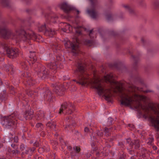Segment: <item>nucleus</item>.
I'll return each instance as SVG.
<instances>
[{
	"instance_id": "obj_1",
	"label": "nucleus",
	"mask_w": 159,
	"mask_h": 159,
	"mask_svg": "<svg viewBox=\"0 0 159 159\" xmlns=\"http://www.w3.org/2000/svg\"><path fill=\"white\" fill-rule=\"evenodd\" d=\"M113 78L112 73L107 74L104 77V80L106 82H108L113 84L112 88L115 93H118L121 98V104L128 106L132 105L135 108L140 110L147 111L148 110L147 107L143 105L140 102L141 100L145 99V97L134 93L136 88L133 85L130 86L128 89L124 88L122 84L113 80Z\"/></svg>"
},
{
	"instance_id": "obj_2",
	"label": "nucleus",
	"mask_w": 159,
	"mask_h": 159,
	"mask_svg": "<svg viewBox=\"0 0 159 159\" xmlns=\"http://www.w3.org/2000/svg\"><path fill=\"white\" fill-rule=\"evenodd\" d=\"M85 65L82 63H79L78 64L77 69L75 71L78 75V80L76 79L73 80V81L76 82V83L82 85H84L87 83L90 84L92 88L96 89L98 94L101 95L103 94V96L106 100L109 102H111V100L112 94L110 89H105L102 87L101 80L98 78L92 79L86 71Z\"/></svg>"
},
{
	"instance_id": "obj_3",
	"label": "nucleus",
	"mask_w": 159,
	"mask_h": 159,
	"mask_svg": "<svg viewBox=\"0 0 159 159\" xmlns=\"http://www.w3.org/2000/svg\"><path fill=\"white\" fill-rule=\"evenodd\" d=\"M0 36L4 39H11L16 42L21 40L26 41L30 39L38 41L37 39L41 38L39 35H36L32 31H26L22 29H18L13 33L4 24L0 25Z\"/></svg>"
},
{
	"instance_id": "obj_4",
	"label": "nucleus",
	"mask_w": 159,
	"mask_h": 159,
	"mask_svg": "<svg viewBox=\"0 0 159 159\" xmlns=\"http://www.w3.org/2000/svg\"><path fill=\"white\" fill-rule=\"evenodd\" d=\"M0 52L5 54L7 56L11 59H14L19 55V50L17 48H9L7 44L5 42L1 43Z\"/></svg>"
},
{
	"instance_id": "obj_5",
	"label": "nucleus",
	"mask_w": 159,
	"mask_h": 159,
	"mask_svg": "<svg viewBox=\"0 0 159 159\" xmlns=\"http://www.w3.org/2000/svg\"><path fill=\"white\" fill-rule=\"evenodd\" d=\"M18 119H21L19 117V114L17 111H14L11 115L3 117L2 124L6 128H9L16 123Z\"/></svg>"
},
{
	"instance_id": "obj_6",
	"label": "nucleus",
	"mask_w": 159,
	"mask_h": 159,
	"mask_svg": "<svg viewBox=\"0 0 159 159\" xmlns=\"http://www.w3.org/2000/svg\"><path fill=\"white\" fill-rule=\"evenodd\" d=\"M91 2V7L87 10V12L90 16L93 19H96L98 16L96 10L99 7L98 0H89Z\"/></svg>"
},
{
	"instance_id": "obj_7",
	"label": "nucleus",
	"mask_w": 159,
	"mask_h": 159,
	"mask_svg": "<svg viewBox=\"0 0 159 159\" xmlns=\"http://www.w3.org/2000/svg\"><path fill=\"white\" fill-rule=\"evenodd\" d=\"M74 110V106L72 103L66 102L61 105L59 113L71 114Z\"/></svg>"
},
{
	"instance_id": "obj_8",
	"label": "nucleus",
	"mask_w": 159,
	"mask_h": 159,
	"mask_svg": "<svg viewBox=\"0 0 159 159\" xmlns=\"http://www.w3.org/2000/svg\"><path fill=\"white\" fill-rule=\"evenodd\" d=\"M65 46L67 48L72 49V52L75 54L78 53L79 51V42L77 38L75 39L74 43L67 41L65 44Z\"/></svg>"
},
{
	"instance_id": "obj_9",
	"label": "nucleus",
	"mask_w": 159,
	"mask_h": 159,
	"mask_svg": "<svg viewBox=\"0 0 159 159\" xmlns=\"http://www.w3.org/2000/svg\"><path fill=\"white\" fill-rule=\"evenodd\" d=\"M29 58V61H27L26 62H22L20 63L21 66L22 68L25 70H27L28 69L27 63H28L30 65L31 64H33L36 61V57L35 56V53L34 52H30Z\"/></svg>"
},
{
	"instance_id": "obj_10",
	"label": "nucleus",
	"mask_w": 159,
	"mask_h": 159,
	"mask_svg": "<svg viewBox=\"0 0 159 159\" xmlns=\"http://www.w3.org/2000/svg\"><path fill=\"white\" fill-rule=\"evenodd\" d=\"M36 71L38 72L41 76H46L49 74V72L48 70L45 67L41 64H39L38 68L36 69Z\"/></svg>"
},
{
	"instance_id": "obj_11",
	"label": "nucleus",
	"mask_w": 159,
	"mask_h": 159,
	"mask_svg": "<svg viewBox=\"0 0 159 159\" xmlns=\"http://www.w3.org/2000/svg\"><path fill=\"white\" fill-rule=\"evenodd\" d=\"M59 7L61 9L66 13H68L70 11L75 9L74 8L66 2L61 3L59 5Z\"/></svg>"
},
{
	"instance_id": "obj_12",
	"label": "nucleus",
	"mask_w": 159,
	"mask_h": 159,
	"mask_svg": "<svg viewBox=\"0 0 159 159\" xmlns=\"http://www.w3.org/2000/svg\"><path fill=\"white\" fill-rule=\"evenodd\" d=\"M44 90L45 91L43 94L44 98L47 99L49 102L53 101L52 94L50 91L47 88H44Z\"/></svg>"
},
{
	"instance_id": "obj_13",
	"label": "nucleus",
	"mask_w": 159,
	"mask_h": 159,
	"mask_svg": "<svg viewBox=\"0 0 159 159\" xmlns=\"http://www.w3.org/2000/svg\"><path fill=\"white\" fill-rule=\"evenodd\" d=\"M53 90L58 95L62 96L64 94V89L61 85L55 86Z\"/></svg>"
},
{
	"instance_id": "obj_14",
	"label": "nucleus",
	"mask_w": 159,
	"mask_h": 159,
	"mask_svg": "<svg viewBox=\"0 0 159 159\" xmlns=\"http://www.w3.org/2000/svg\"><path fill=\"white\" fill-rule=\"evenodd\" d=\"M151 122L152 126L154 127L156 131H159V119L152 117L151 118Z\"/></svg>"
},
{
	"instance_id": "obj_15",
	"label": "nucleus",
	"mask_w": 159,
	"mask_h": 159,
	"mask_svg": "<svg viewBox=\"0 0 159 159\" xmlns=\"http://www.w3.org/2000/svg\"><path fill=\"white\" fill-rule=\"evenodd\" d=\"M63 27L61 28V30L64 32L69 33L71 32L72 28L69 24L66 23H63Z\"/></svg>"
},
{
	"instance_id": "obj_16",
	"label": "nucleus",
	"mask_w": 159,
	"mask_h": 159,
	"mask_svg": "<svg viewBox=\"0 0 159 159\" xmlns=\"http://www.w3.org/2000/svg\"><path fill=\"white\" fill-rule=\"evenodd\" d=\"M33 112L32 111L26 110L24 115L26 120L31 119L33 116Z\"/></svg>"
},
{
	"instance_id": "obj_17",
	"label": "nucleus",
	"mask_w": 159,
	"mask_h": 159,
	"mask_svg": "<svg viewBox=\"0 0 159 159\" xmlns=\"http://www.w3.org/2000/svg\"><path fill=\"white\" fill-rule=\"evenodd\" d=\"M56 34L55 31L50 28L47 29L46 30L44 34L50 37H52Z\"/></svg>"
},
{
	"instance_id": "obj_18",
	"label": "nucleus",
	"mask_w": 159,
	"mask_h": 159,
	"mask_svg": "<svg viewBox=\"0 0 159 159\" xmlns=\"http://www.w3.org/2000/svg\"><path fill=\"white\" fill-rule=\"evenodd\" d=\"M4 70L6 72L10 71L11 74H13L14 72L13 66L11 64H8L5 65L4 67Z\"/></svg>"
},
{
	"instance_id": "obj_19",
	"label": "nucleus",
	"mask_w": 159,
	"mask_h": 159,
	"mask_svg": "<svg viewBox=\"0 0 159 159\" xmlns=\"http://www.w3.org/2000/svg\"><path fill=\"white\" fill-rule=\"evenodd\" d=\"M135 145V149H138L140 147V144L139 140H134L133 142H131L130 143V147H132L133 145Z\"/></svg>"
},
{
	"instance_id": "obj_20",
	"label": "nucleus",
	"mask_w": 159,
	"mask_h": 159,
	"mask_svg": "<svg viewBox=\"0 0 159 159\" xmlns=\"http://www.w3.org/2000/svg\"><path fill=\"white\" fill-rule=\"evenodd\" d=\"M47 127H49L52 130H55L56 125L54 121H52L51 122H48L46 125Z\"/></svg>"
},
{
	"instance_id": "obj_21",
	"label": "nucleus",
	"mask_w": 159,
	"mask_h": 159,
	"mask_svg": "<svg viewBox=\"0 0 159 159\" xmlns=\"http://www.w3.org/2000/svg\"><path fill=\"white\" fill-rule=\"evenodd\" d=\"M35 148L34 147H33L32 148H30L28 147L26 150L23 152H22L21 154L24 155L25 154H28L30 151V152H31V153H32L35 150Z\"/></svg>"
},
{
	"instance_id": "obj_22",
	"label": "nucleus",
	"mask_w": 159,
	"mask_h": 159,
	"mask_svg": "<svg viewBox=\"0 0 159 159\" xmlns=\"http://www.w3.org/2000/svg\"><path fill=\"white\" fill-rule=\"evenodd\" d=\"M47 66L50 69L55 70L57 68V65L55 62H51L47 65Z\"/></svg>"
},
{
	"instance_id": "obj_23",
	"label": "nucleus",
	"mask_w": 159,
	"mask_h": 159,
	"mask_svg": "<svg viewBox=\"0 0 159 159\" xmlns=\"http://www.w3.org/2000/svg\"><path fill=\"white\" fill-rule=\"evenodd\" d=\"M27 83L29 85H33L35 84L36 82L32 78H30L28 79H25Z\"/></svg>"
},
{
	"instance_id": "obj_24",
	"label": "nucleus",
	"mask_w": 159,
	"mask_h": 159,
	"mask_svg": "<svg viewBox=\"0 0 159 159\" xmlns=\"http://www.w3.org/2000/svg\"><path fill=\"white\" fill-rule=\"evenodd\" d=\"M94 43L93 41V39L90 40L86 39L84 42V44L88 46H92Z\"/></svg>"
},
{
	"instance_id": "obj_25",
	"label": "nucleus",
	"mask_w": 159,
	"mask_h": 159,
	"mask_svg": "<svg viewBox=\"0 0 159 159\" xmlns=\"http://www.w3.org/2000/svg\"><path fill=\"white\" fill-rule=\"evenodd\" d=\"M0 3L4 7L8 6L9 5V3L8 0H1Z\"/></svg>"
},
{
	"instance_id": "obj_26",
	"label": "nucleus",
	"mask_w": 159,
	"mask_h": 159,
	"mask_svg": "<svg viewBox=\"0 0 159 159\" xmlns=\"http://www.w3.org/2000/svg\"><path fill=\"white\" fill-rule=\"evenodd\" d=\"M28 147L23 143H21L20 146V149L21 151H26Z\"/></svg>"
},
{
	"instance_id": "obj_27",
	"label": "nucleus",
	"mask_w": 159,
	"mask_h": 159,
	"mask_svg": "<svg viewBox=\"0 0 159 159\" xmlns=\"http://www.w3.org/2000/svg\"><path fill=\"white\" fill-rule=\"evenodd\" d=\"M36 128H38V130L39 131H42L43 130V129L44 128L43 124L40 123H38L36 125Z\"/></svg>"
},
{
	"instance_id": "obj_28",
	"label": "nucleus",
	"mask_w": 159,
	"mask_h": 159,
	"mask_svg": "<svg viewBox=\"0 0 159 159\" xmlns=\"http://www.w3.org/2000/svg\"><path fill=\"white\" fill-rule=\"evenodd\" d=\"M112 128H108L107 127H105V130L104 132H105V133L106 134V135L108 137L110 135V132L111 131H112Z\"/></svg>"
},
{
	"instance_id": "obj_29",
	"label": "nucleus",
	"mask_w": 159,
	"mask_h": 159,
	"mask_svg": "<svg viewBox=\"0 0 159 159\" xmlns=\"http://www.w3.org/2000/svg\"><path fill=\"white\" fill-rule=\"evenodd\" d=\"M132 57L134 61V66H136L137 65V63L139 60V57L138 56L135 57L134 56H132Z\"/></svg>"
},
{
	"instance_id": "obj_30",
	"label": "nucleus",
	"mask_w": 159,
	"mask_h": 159,
	"mask_svg": "<svg viewBox=\"0 0 159 159\" xmlns=\"http://www.w3.org/2000/svg\"><path fill=\"white\" fill-rule=\"evenodd\" d=\"M123 7L124 8L126 9L130 13L132 14L134 13V11L131 9L128 5H124Z\"/></svg>"
},
{
	"instance_id": "obj_31",
	"label": "nucleus",
	"mask_w": 159,
	"mask_h": 159,
	"mask_svg": "<svg viewBox=\"0 0 159 159\" xmlns=\"http://www.w3.org/2000/svg\"><path fill=\"white\" fill-rule=\"evenodd\" d=\"M11 141L12 143H17L18 142V137L17 136L14 137L13 138H11Z\"/></svg>"
},
{
	"instance_id": "obj_32",
	"label": "nucleus",
	"mask_w": 159,
	"mask_h": 159,
	"mask_svg": "<svg viewBox=\"0 0 159 159\" xmlns=\"http://www.w3.org/2000/svg\"><path fill=\"white\" fill-rule=\"evenodd\" d=\"M23 76L25 77L26 78V79H28V78H30V74L28 72H25L22 74Z\"/></svg>"
},
{
	"instance_id": "obj_33",
	"label": "nucleus",
	"mask_w": 159,
	"mask_h": 159,
	"mask_svg": "<svg viewBox=\"0 0 159 159\" xmlns=\"http://www.w3.org/2000/svg\"><path fill=\"white\" fill-rule=\"evenodd\" d=\"M46 28V25L44 24L43 25H42L41 26L39 27V32H41L44 30H45L47 29Z\"/></svg>"
},
{
	"instance_id": "obj_34",
	"label": "nucleus",
	"mask_w": 159,
	"mask_h": 159,
	"mask_svg": "<svg viewBox=\"0 0 159 159\" xmlns=\"http://www.w3.org/2000/svg\"><path fill=\"white\" fill-rule=\"evenodd\" d=\"M26 93L30 97H33V95H34V92L33 91L30 90H29L26 91Z\"/></svg>"
},
{
	"instance_id": "obj_35",
	"label": "nucleus",
	"mask_w": 159,
	"mask_h": 159,
	"mask_svg": "<svg viewBox=\"0 0 159 159\" xmlns=\"http://www.w3.org/2000/svg\"><path fill=\"white\" fill-rule=\"evenodd\" d=\"M12 154L15 155H17L20 153V152L18 149L13 150L12 151Z\"/></svg>"
},
{
	"instance_id": "obj_36",
	"label": "nucleus",
	"mask_w": 159,
	"mask_h": 159,
	"mask_svg": "<svg viewBox=\"0 0 159 159\" xmlns=\"http://www.w3.org/2000/svg\"><path fill=\"white\" fill-rule=\"evenodd\" d=\"M106 18L107 20H110L112 19V16L111 14H107L106 15Z\"/></svg>"
},
{
	"instance_id": "obj_37",
	"label": "nucleus",
	"mask_w": 159,
	"mask_h": 159,
	"mask_svg": "<svg viewBox=\"0 0 159 159\" xmlns=\"http://www.w3.org/2000/svg\"><path fill=\"white\" fill-rule=\"evenodd\" d=\"M113 121V119L111 118H108L107 121V124L108 125H111L112 124Z\"/></svg>"
},
{
	"instance_id": "obj_38",
	"label": "nucleus",
	"mask_w": 159,
	"mask_h": 159,
	"mask_svg": "<svg viewBox=\"0 0 159 159\" xmlns=\"http://www.w3.org/2000/svg\"><path fill=\"white\" fill-rule=\"evenodd\" d=\"M74 150H75L76 152H79L80 150V148L76 146L73 148Z\"/></svg>"
},
{
	"instance_id": "obj_39",
	"label": "nucleus",
	"mask_w": 159,
	"mask_h": 159,
	"mask_svg": "<svg viewBox=\"0 0 159 159\" xmlns=\"http://www.w3.org/2000/svg\"><path fill=\"white\" fill-rule=\"evenodd\" d=\"M52 48L53 49H56V50L59 49L58 48V46L57 45V44H52Z\"/></svg>"
},
{
	"instance_id": "obj_40",
	"label": "nucleus",
	"mask_w": 159,
	"mask_h": 159,
	"mask_svg": "<svg viewBox=\"0 0 159 159\" xmlns=\"http://www.w3.org/2000/svg\"><path fill=\"white\" fill-rule=\"evenodd\" d=\"M149 141L148 142V143L150 144L153 140V138H149L148 139Z\"/></svg>"
},
{
	"instance_id": "obj_41",
	"label": "nucleus",
	"mask_w": 159,
	"mask_h": 159,
	"mask_svg": "<svg viewBox=\"0 0 159 159\" xmlns=\"http://www.w3.org/2000/svg\"><path fill=\"white\" fill-rule=\"evenodd\" d=\"M133 142H133H131V139H127V140H126V143L127 144H129V145L130 146V143L131 142Z\"/></svg>"
},
{
	"instance_id": "obj_42",
	"label": "nucleus",
	"mask_w": 159,
	"mask_h": 159,
	"mask_svg": "<svg viewBox=\"0 0 159 159\" xmlns=\"http://www.w3.org/2000/svg\"><path fill=\"white\" fill-rule=\"evenodd\" d=\"M89 130V129L87 127H85L84 128V131L86 132H88Z\"/></svg>"
},
{
	"instance_id": "obj_43",
	"label": "nucleus",
	"mask_w": 159,
	"mask_h": 159,
	"mask_svg": "<svg viewBox=\"0 0 159 159\" xmlns=\"http://www.w3.org/2000/svg\"><path fill=\"white\" fill-rule=\"evenodd\" d=\"M93 30H90L89 34V36L91 38V35L93 34Z\"/></svg>"
},
{
	"instance_id": "obj_44",
	"label": "nucleus",
	"mask_w": 159,
	"mask_h": 159,
	"mask_svg": "<svg viewBox=\"0 0 159 159\" xmlns=\"http://www.w3.org/2000/svg\"><path fill=\"white\" fill-rule=\"evenodd\" d=\"M94 150H95V152L96 155L97 156H98L99 155V152H98L96 151V148L94 149L93 151H94Z\"/></svg>"
},
{
	"instance_id": "obj_45",
	"label": "nucleus",
	"mask_w": 159,
	"mask_h": 159,
	"mask_svg": "<svg viewBox=\"0 0 159 159\" xmlns=\"http://www.w3.org/2000/svg\"><path fill=\"white\" fill-rule=\"evenodd\" d=\"M67 149L68 150L71 151L72 148L70 146H67Z\"/></svg>"
},
{
	"instance_id": "obj_46",
	"label": "nucleus",
	"mask_w": 159,
	"mask_h": 159,
	"mask_svg": "<svg viewBox=\"0 0 159 159\" xmlns=\"http://www.w3.org/2000/svg\"><path fill=\"white\" fill-rule=\"evenodd\" d=\"M39 145V144L38 142H35L34 144V146L36 147H38Z\"/></svg>"
},
{
	"instance_id": "obj_47",
	"label": "nucleus",
	"mask_w": 159,
	"mask_h": 159,
	"mask_svg": "<svg viewBox=\"0 0 159 159\" xmlns=\"http://www.w3.org/2000/svg\"><path fill=\"white\" fill-rule=\"evenodd\" d=\"M11 147L15 149L16 148V145L14 144H12L11 145Z\"/></svg>"
},
{
	"instance_id": "obj_48",
	"label": "nucleus",
	"mask_w": 159,
	"mask_h": 159,
	"mask_svg": "<svg viewBox=\"0 0 159 159\" xmlns=\"http://www.w3.org/2000/svg\"><path fill=\"white\" fill-rule=\"evenodd\" d=\"M98 135V136H101L102 135V133L101 132H99L97 133Z\"/></svg>"
},
{
	"instance_id": "obj_49",
	"label": "nucleus",
	"mask_w": 159,
	"mask_h": 159,
	"mask_svg": "<svg viewBox=\"0 0 159 159\" xmlns=\"http://www.w3.org/2000/svg\"><path fill=\"white\" fill-rule=\"evenodd\" d=\"M91 156V154L89 153H88L87 154V157H89Z\"/></svg>"
},
{
	"instance_id": "obj_50",
	"label": "nucleus",
	"mask_w": 159,
	"mask_h": 159,
	"mask_svg": "<svg viewBox=\"0 0 159 159\" xmlns=\"http://www.w3.org/2000/svg\"><path fill=\"white\" fill-rule=\"evenodd\" d=\"M151 91L149 90H146L145 91V92L146 93H148L150 92H151Z\"/></svg>"
},
{
	"instance_id": "obj_51",
	"label": "nucleus",
	"mask_w": 159,
	"mask_h": 159,
	"mask_svg": "<svg viewBox=\"0 0 159 159\" xmlns=\"http://www.w3.org/2000/svg\"><path fill=\"white\" fill-rule=\"evenodd\" d=\"M141 41H142L143 42H143H144V41H145V40H144V38H142V39H141Z\"/></svg>"
},
{
	"instance_id": "obj_52",
	"label": "nucleus",
	"mask_w": 159,
	"mask_h": 159,
	"mask_svg": "<svg viewBox=\"0 0 159 159\" xmlns=\"http://www.w3.org/2000/svg\"><path fill=\"white\" fill-rule=\"evenodd\" d=\"M2 80L0 79V85H1L2 84Z\"/></svg>"
},
{
	"instance_id": "obj_53",
	"label": "nucleus",
	"mask_w": 159,
	"mask_h": 159,
	"mask_svg": "<svg viewBox=\"0 0 159 159\" xmlns=\"http://www.w3.org/2000/svg\"><path fill=\"white\" fill-rule=\"evenodd\" d=\"M70 153L72 156H74V154L72 151H71Z\"/></svg>"
},
{
	"instance_id": "obj_54",
	"label": "nucleus",
	"mask_w": 159,
	"mask_h": 159,
	"mask_svg": "<svg viewBox=\"0 0 159 159\" xmlns=\"http://www.w3.org/2000/svg\"><path fill=\"white\" fill-rule=\"evenodd\" d=\"M75 10L77 12V14H79L80 13V11L79 10H76L75 9Z\"/></svg>"
},
{
	"instance_id": "obj_55",
	"label": "nucleus",
	"mask_w": 159,
	"mask_h": 159,
	"mask_svg": "<svg viewBox=\"0 0 159 159\" xmlns=\"http://www.w3.org/2000/svg\"><path fill=\"white\" fill-rule=\"evenodd\" d=\"M154 149H157V148L155 146L154 147Z\"/></svg>"
},
{
	"instance_id": "obj_56",
	"label": "nucleus",
	"mask_w": 159,
	"mask_h": 159,
	"mask_svg": "<svg viewBox=\"0 0 159 159\" xmlns=\"http://www.w3.org/2000/svg\"><path fill=\"white\" fill-rule=\"evenodd\" d=\"M58 134H55V136H58Z\"/></svg>"
},
{
	"instance_id": "obj_57",
	"label": "nucleus",
	"mask_w": 159,
	"mask_h": 159,
	"mask_svg": "<svg viewBox=\"0 0 159 159\" xmlns=\"http://www.w3.org/2000/svg\"><path fill=\"white\" fill-rule=\"evenodd\" d=\"M77 33H78L79 34H80V31H77Z\"/></svg>"
},
{
	"instance_id": "obj_58",
	"label": "nucleus",
	"mask_w": 159,
	"mask_h": 159,
	"mask_svg": "<svg viewBox=\"0 0 159 159\" xmlns=\"http://www.w3.org/2000/svg\"><path fill=\"white\" fill-rule=\"evenodd\" d=\"M0 159H6L5 158H0Z\"/></svg>"
},
{
	"instance_id": "obj_59",
	"label": "nucleus",
	"mask_w": 159,
	"mask_h": 159,
	"mask_svg": "<svg viewBox=\"0 0 159 159\" xmlns=\"http://www.w3.org/2000/svg\"><path fill=\"white\" fill-rule=\"evenodd\" d=\"M13 89H14V88H13V87H11V90H13Z\"/></svg>"
},
{
	"instance_id": "obj_60",
	"label": "nucleus",
	"mask_w": 159,
	"mask_h": 159,
	"mask_svg": "<svg viewBox=\"0 0 159 159\" xmlns=\"http://www.w3.org/2000/svg\"><path fill=\"white\" fill-rule=\"evenodd\" d=\"M158 116H159V111H158Z\"/></svg>"
},
{
	"instance_id": "obj_61",
	"label": "nucleus",
	"mask_w": 159,
	"mask_h": 159,
	"mask_svg": "<svg viewBox=\"0 0 159 159\" xmlns=\"http://www.w3.org/2000/svg\"><path fill=\"white\" fill-rule=\"evenodd\" d=\"M94 159H98V157H97V158H95Z\"/></svg>"
},
{
	"instance_id": "obj_62",
	"label": "nucleus",
	"mask_w": 159,
	"mask_h": 159,
	"mask_svg": "<svg viewBox=\"0 0 159 159\" xmlns=\"http://www.w3.org/2000/svg\"><path fill=\"white\" fill-rule=\"evenodd\" d=\"M52 86H53V87H54V84H52Z\"/></svg>"
},
{
	"instance_id": "obj_63",
	"label": "nucleus",
	"mask_w": 159,
	"mask_h": 159,
	"mask_svg": "<svg viewBox=\"0 0 159 159\" xmlns=\"http://www.w3.org/2000/svg\"><path fill=\"white\" fill-rule=\"evenodd\" d=\"M55 18H57V16H56L54 17Z\"/></svg>"
},
{
	"instance_id": "obj_64",
	"label": "nucleus",
	"mask_w": 159,
	"mask_h": 159,
	"mask_svg": "<svg viewBox=\"0 0 159 159\" xmlns=\"http://www.w3.org/2000/svg\"><path fill=\"white\" fill-rule=\"evenodd\" d=\"M132 152V151L131 150H129V152Z\"/></svg>"
}]
</instances>
